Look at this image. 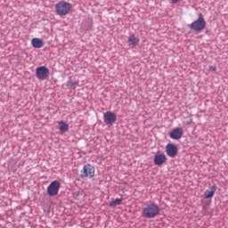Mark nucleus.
<instances>
[{
  "label": "nucleus",
  "mask_w": 228,
  "mask_h": 228,
  "mask_svg": "<svg viewBox=\"0 0 228 228\" xmlns=\"http://www.w3.org/2000/svg\"><path fill=\"white\" fill-rule=\"evenodd\" d=\"M183 131L181 127H177L173 129V131L169 134V137L173 140H179L183 137Z\"/></svg>",
  "instance_id": "1a4fd4ad"
},
{
  "label": "nucleus",
  "mask_w": 228,
  "mask_h": 228,
  "mask_svg": "<svg viewBox=\"0 0 228 228\" xmlns=\"http://www.w3.org/2000/svg\"><path fill=\"white\" fill-rule=\"evenodd\" d=\"M79 86V82H68L67 86L69 88H76Z\"/></svg>",
  "instance_id": "dca6fc26"
},
{
  "label": "nucleus",
  "mask_w": 228,
  "mask_h": 228,
  "mask_svg": "<svg viewBox=\"0 0 228 228\" xmlns=\"http://www.w3.org/2000/svg\"><path fill=\"white\" fill-rule=\"evenodd\" d=\"M216 191V185H213L211 188H210V191L209 190H207L204 193V198L205 199H211L215 192Z\"/></svg>",
  "instance_id": "ddd939ff"
},
{
  "label": "nucleus",
  "mask_w": 228,
  "mask_h": 228,
  "mask_svg": "<svg viewBox=\"0 0 228 228\" xmlns=\"http://www.w3.org/2000/svg\"><path fill=\"white\" fill-rule=\"evenodd\" d=\"M59 125H60V128L59 129H60V131L61 133H66V132H68L69 130V124H67V123H65L63 121H61V122H59Z\"/></svg>",
  "instance_id": "4468645a"
},
{
  "label": "nucleus",
  "mask_w": 228,
  "mask_h": 228,
  "mask_svg": "<svg viewBox=\"0 0 228 228\" xmlns=\"http://www.w3.org/2000/svg\"><path fill=\"white\" fill-rule=\"evenodd\" d=\"M166 153L169 158H175L177 153H178V149L175 145L172 144V143H168L166 146Z\"/></svg>",
  "instance_id": "6e6552de"
},
{
  "label": "nucleus",
  "mask_w": 228,
  "mask_h": 228,
  "mask_svg": "<svg viewBox=\"0 0 228 228\" xmlns=\"http://www.w3.org/2000/svg\"><path fill=\"white\" fill-rule=\"evenodd\" d=\"M103 120L106 125L111 126L117 122V115H115L113 112L107 111L103 114Z\"/></svg>",
  "instance_id": "0eeeda50"
},
{
  "label": "nucleus",
  "mask_w": 228,
  "mask_h": 228,
  "mask_svg": "<svg viewBox=\"0 0 228 228\" xmlns=\"http://www.w3.org/2000/svg\"><path fill=\"white\" fill-rule=\"evenodd\" d=\"M140 43V38L136 37L134 34H132L128 37V45H137Z\"/></svg>",
  "instance_id": "f8f14e48"
},
{
  "label": "nucleus",
  "mask_w": 228,
  "mask_h": 228,
  "mask_svg": "<svg viewBox=\"0 0 228 228\" xmlns=\"http://www.w3.org/2000/svg\"><path fill=\"white\" fill-rule=\"evenodd\" d=\"M159 213V208L155 204L146 206L142 210V216L146 218H153Z\"/></svg>",
  "instance_id": "7ed1b4c3"
},
{
  "label": "nucleus",
  "mask_w": 228,
  "mask_h": 228,
  "mask_svg": "<svg viewBox=\"0 0 228 228\" xmlns=\"http://www.w3.org/2000/svg\"><path fill=\"white\" fill-rule=\"evenodd\" d=\"M61 189V183L58 181H53L47 187V193L50 197L57 196Z\"/></svg>",
  "instance_id": "423d86ee"
},
{
  "label": "nucleus",
  "mask_w": 228,
  "mask_h": 228,
  "mask_svg": "<svg viewBox=\"0 0 228 228\" xmlns=\"http://www.w3.org/2000/svg\"><path fill=\"white\" fill-rule=\"evenodd\" d=\"M122 200H123L122 199H116V200L110 201L109 206L110 208H113L115 206H118V205H120L122 203Z\"/></svg>",
  "instance_id": "2eb2a0df"
},
{
  "label": "nucleus",
  "mask_w": 228,
  "mask_h": 228,
  "mask_svg": "<svg viewBox=\"0 0 228 228\" xmlns=\"http://www.w3.org/2000/svg\"><path fill=\"white\" fill-rule=\"evenodd\" d=\"M153 162L156 166L160 167L167 162V157L165 154H157L154 157Z\"/></svg>",
  "instance_id": "9d476101"
},
{
  "label": "nucleus",
  "mask_w": 228,
  "mask_h": 228,
  "mask_svg": "<svg viewBox=\"0 0 228 228\" xmlns=\"http://www.w3.org/2000/svg\"><path fill=\"white\" fill-rule=\"evenodd\" d=\"M72 10V4L67 1H60L55 4V12L59 16H67Z\"/></svg>",
  "instance_id": "f257e3e1"
},
{
  "label": "nucleus",
  "mask_w": 228,
  "mask_h": 228,
  "mask_svg": "<svg viewBox=\"0 0 228 228\" xmlns=\"http://www.w3.org/2000/svg\"><path fill=\"white\" fill-rule=\"evenodd\" d=\"M31 44H32V46L37 49L43 48L45 45L43 40L37 37L32 38Z\"/></svg>",
  "instance_id": "9b49d317"
},
{
  "label": "nucleus",
  "mask_w": 228,
  "mask_h": 228,
  "mask_svg": "<svg viewBox=\"0 0 228 228\" xmlns=\"http://www.w3.org/2000/svg\"><path fill=\"white\" fill-rule=\"evenodd\" d=\"M94 175H95V167H94L90 164L84 166L82 171L80 172V176L82 178L92 179Z\"/></svg>",
  "instance_id": "39448f33"
},
{
  "label": "nucleus",
  "mask_w": 228,
  "mask_h": 228,
  "mask_svg": "<svg viewBox=\"0 0 228 228\" xmlns=\"http://www.w3.org/2000/svg\"><path fill=\"white\" fill-rule=\"evenodd\" d=\"M190 28L195 32H201L206 28V20L201 12L199 13V18L191 23Z\"/></svg>",
  "instance_id": "f03ea898"
},
{
  "label": "nucleus",
  "mask_w": 228,
  "mask_h": 228,
  "mask_svg": "<svg viewBox=\"0 0 228 228\" xmlns=\"http://www.w3.org/2000/svg\"><path fill=\"white\" fill-rule=\"evenodd\" d=\"M36 76L37 78L41 81L48 79L50 76L49 68H46V66H39V68L36 69Z\"/></svg>",
  "instance_id": "20e7f679"
},
{
  "label": "nucleus",
  "mask_w": 228,
  "mask_h": 228,
  "mask_svg": "<svg viewBox=\"0 0 228 228\" xmlns=\"http://www.w3.org/2000/svg\"><path fill=\"white\" fill-rule=\"evenodd\" d=\"M178 1H180V0H172V3H173V4H175V3H177Z\"/></svg>",
  "instance_id": "a211bd4d"
},
{
  "label": "nucleus",
  "mask_w": 228,
  "mask_h": 228,
  "mask_svg": "<svg viewBox=\"0 0 228 228\" xmlns=\"http://www.w3.org/2000/svg\"><path fill=\"white\" fill-rule=\"evenodd\" d=\"M209 70L211 72H216V66H209Z\"/></svg>",
  "instance_id": "f3484780"
}]
</instances>
